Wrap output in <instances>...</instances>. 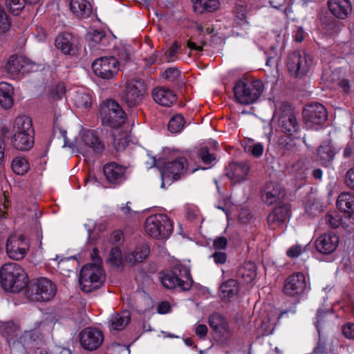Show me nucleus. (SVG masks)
<instances>
[{
    "instance_id": "obj_1",
    "label": "nucleus",
    "mask_w": 354,
    "mask_h": 354,
    "mask_svg": "<svg viewBox=\"0 0 354 354\" xmlns=\"http://www.w3.org/2000/svg\"><path fill=\"white\" fill-rule=\"evenodd\" d=\"M53 131L55 133L58 132L63 138L64 147L71 148L73 152H79L86 158L100 155L104 150V144L94 131L83 129L80 131L79 138L75 140V142L68 140L66 130L55 127Z\"/></svg>"
},
{
    "instance_id": "obj_2",
    "label": "nucleus",
    "mask_w": 354,
    "mask_h": 354,
    "mask_svg": "<svg viewBox=\"0 0 354 354\" xmlns=\"http://www.w3.org/2000/svg\"><path fill=\"white\" fill-rule=\"evenodd\" d=\"M1 285L10 292H19L28 284V275L17 263L5 264L0 270Z\"/></svg>"
},
{
    "instance_id": "obj_3",
    "label": "nucleus",
    "mask_w": 354,
    "mask_h": 354,
    "mask_svg": "<svg viewBox=\"0 0 354 354\" xmlns=\"http://www.w3.org/2000/svg\"><path fill=\"white\" fill-rule=\"evenodd\" d=\"M158 165L162 177L161 188L165 187V183L169 185L172 180H177L181 175H183L187 169V162L185 158L180 157L174 161L164 162L162 165L161 160L156 162L155 157L151 158V164L150 167Z\"/></svg>"
},
{
    "instance_id": "obj_4",
    "label": "nucleus",
    "mask_w": 354,
    "mask_h": 354,
    "mask_svg": "<svg viewBox=\"0 0 354 354\" xmlns=\"http://www.w3.org/2000/svg\"><path fill=\"white\" fill-rule=\"evenodd\" d=\"M263 84L261 80H239L234 86V96L236 101L242 104L254 103L261 95Z\"/></svg>"
},
{
    "instance_id": "obj_5",
    "label": "nucleus",
    "mask_w": 354,
    "mask_h": 354,
    "mask_svg": "<svg viewBox=\"0 0 354 354\" xmlns=\"http://www.w3.org/2000/svg\"><path fill=\"white\" fill-rule=\"evenodd\" d=\"M104 280V274L98 264L88 263L81 270L79 277L80 289L85 292H91L98 289Z\"/></svg>"
},
{
    "instance_id": "obj_6",
    "label": "nucleus",
    "mask_w": 354,
    "mask_h": 354,
    "mask_svg": "<svg viewBox=\"0 0 354 354\" xmlns=\"http://www.w3.org/2000/svg\"><path fill=\"white\" fill-rule=\"evenodd\" d=\"M145 231L151 237L166 239L173 231V223L165 214L151 215L145 221Z\"/></svg>"
},
{
    "instance_id": "obj_7",
    "label": "nucleus",
    "mask_w": 354,
    "mask_h": 354,
    "mask_svg": "<svg viewBox=\"0 0 354 354\" xmlns=\"http://www.w3.org/2000/svg\"><path fill=\"white\" fill-rule=\"evenodd\" d=\"M56 292V286L50 279L41 277L28 286L25 295L32 301H48L55 297Z\"/></svg>"
},
{
    "instance_id": "obj_8",
    "label": "nucleus",
    "mask_w": 354,
    "mask_h": 354,
    "mask_svg": "<svg viewBox=\"0 0 354 354\" xmlns=\"http://www.w3.org/2000/svg\"><path fill=\"white\" fill-rule=\"evenodd\" d=\"M160 281L167 289L179 288L182 290H187L192 284L189 271L183 266L174 267L170 272L163 274Z\"/></svg>"
},
{
    "instance_id": "obj_9",
    "label": "nucleus",
    "mask_w": 354,
    "mask_h": 354,
    "mask_svg": "<svg viewBox=\"0 0 354 354\" xmlns=\"http://www.w3.org/2000/svg\"><path fill=\"white\" fill-rule=\"evenodd\" d=\"M100 115L104 125L112 128L120 127L124 123L126 115L120 104L114 100H107L100 107Z\"/></svg>"
},
{
    "instance_id": "obj_10",
    "label": "nucleus",
    "mask_w": 354,
    "mask_h": 354,
    "mask_svg": "<svg viewBox=\"0 0 354 354\" xmlns=\"http://www.w3.org/2000/svg\"><path fill=\"white\" fill-rule=\"evenodd\" d=\"M312 64L311 57L304 50L292 52L288 55L286 61L288 72L295 77L306 75Z\"/></svg>"
},
{
    "instance_id": "obj_11",
    "label": "nucleus",
    "mask_w": 354,
    "mask_h": 354,
    "mask_svg": "<svg viewBox=\"0 0 354 354\" xmlns=\"http://www.w3.org/2000/svg\"><path fill=\"white\" fill-rule=\"evenodd\" d=\"M41 324H38L36 328L26 330L17 339L14 349L22 348L29 354H33L37 350L41 349L44 345L41 333L37 330Z\"/></svg>"
},
{
    "instance_id": "obj_12",
    "label": "nucleus",
    "mask_w": 354,
    "mask_h": 354,
    "mask_svg": "<svg viewBox=\"0 0 354 354\" xmlns=\"http://www.w3.org/2000/svg\"><path fill=\"white\" fill-rule=\"evenodd\" d=\"M274 117L277 118L279 127L283 133L290 136L297 133L298 123L288 104H281L279 108L276 109Z\"/></svg>"
},
{
    "instance_id": "obj_13",
    "label": "nucleus",
    "mask_w": 354,
    "mask_h": 354,
    "mask_svg": "<svg viewBox=\"0 0 354 354\" xmlns=\"http://www.w3.org/2000/svg\"><path fill=\"white\" fill-rule=\"evenodd\" d=\"M39 66L30 59L22 56H12L8 59L6 71L10 77L16 78L26 73L35 72Z\"/></svg>"
},
{
    "instance_id": "obj_14",
    "label": "nucleus",
    "mask_w": 354,
    "mask_h": 354,
    "mask_svg": "<svg viewBox=\"0 0 354 354\" xmlns=\"http://www.w3.org/2000/svg\"><path fill=\"white\" fill-rule=\"evenodd\" d=\"M146 92V85L141 80H133L127 84L122 96V101L129 107H135L142 101Z\"/></svg>"
},
{
    "instance_id": "obj_15",
    "label": "nucleus",
    "mask_w": 354,
    "mask_h": 354,
    "mask_svg": "<svg viewBox=\"0 0 354 354\" xmlns=\"http://www.w3.org/2000/svg\"><path fill=\"white\" fill-rule=\"evenodd\" d=\"M94 73L104 80L114 77L118 72V62L113 57H102L92 64Z\"/></svg>"
},
{
    "instance_id": "obj_16",
    "label": "nucleus",
    "mask_w": 354,
    "mask_h": 354,
    "mask_svg": "<svg viewBox=\"0 0 354 354\" xmlns=\"http://www.w3.org/2000/svg\"><path fill=\"white\" fill-rule=\"evenodd\" d=\"M6 249L10 259L21 260L29 250V243L23 235H12L7 240Z\"/></svg>"
},
{
    "instance_id": "obj_17",
    "label": "nucleus",
    "mask_w": 354,
    "mask_h": 354,
    "mask_svg": "<svg viewBox=\"0 0 354 354\" xmlns=\"http://www.w3.org/2000/svg\"><path fill=\"white\" fill-rule=\"evenodd\" d=\"M304 118L308 127L322 125L327 118L325 107L319 103L308 104L304 109Z\"/></svg>"
},
{
    "instance_id": "obj_18",
    "label": "nucleus",
    "mask_w": 354,
    "mask_h": 354,
    "mask_svg": "<svg viewBox=\"0 0 354 354\" xmlns=\"http://www.w3.org/2000/svg\"><path fill=\"white\" fill-rule=\"evenodd\" d=\"M80 343L82 346L88 351L97 349L103 342L102 333L95 328H86L80 333Z\"/></svg>"
},
{
    "instance_id": "obj_19",
    "label": "nucleus",
    "mask_w": 354,
    "mask_h": 354,
    "mask_svg": "<svg viewBox=\"0 0 354 354\" xmlns=\"http://www.w3.org/2000/svg\"><path fill=\"white\" fill-rule=\"evenodd\" d=\"M306 288L304 274L297 272L288 277L284 285V292L291 297L300 295Z\"/></svg>"
},
{
    "instance_id": "obj_20",
    "label": "nucleus",
    "mask_w": 354,
    "mask_h": 354,
    "mask_svg": "<svg viewBox=\"0 0 354 354\" xmlns=\"http://www.w3.org/2000/svg\"><path fill=\"white\" fill-rule=\"evenodd\" d=\"M77 46V39L69 32L62 33L55 39V46L65 55L74 54Z\"/></svg>"
},
{
    "instance_id": "obj_21",
    "label": "nucleus",
    "mask_w": 354,
    "mask_h": 354,
    "mask_svg": "<svg viewBox=\"0 0 354 354\" xmlns=\"http://www.w3.org/2000/svg\"><path fill=\"white\" fill-rule=\"evenodd\" d=\"M339 237L333 233L324 234L320 236L315 242L316 249L323 254H330L337 248Z\"/></svg>"
},
{
    "instance_id": "obj_22",
    "label": "nucleus",
    "mask_w": 354,
    "mask_h": 354,
    "mask_svg": "<svg viewBox=\"0 0 354 354\" xmlns=\"http://www.w3.org/2000/svg\"><path fill=\"white\" fill-rule=\"evenodd\" d=\"M290 216V206L288 205H279L268 214V222L271 227H275L286 223Z\"/></svg>"
},
{
    "instance_id": "obj_23",
    "label": "nucleus",
    "mask_w": 354,
    "mask_h": 354,
    "mask_svg": "<svg viewBox=\"0 0 354 354\" xmlns=\"http://www.w3.org/2000/svg\"><path fill=\"white\" fill-rule=\"evenodd\" d=\"M126 168L115 162H110L104 165V174L106 179L111 183L119 184L125 179Z\"/></svg>"
},
{
    "instance_id": "obj_24",
    "label": "nucleus",
    "mask_w": 354,
    "mask_h": 354,
    "mask_svg": "<svg viewBox=\"0 0 354 354\" xmlns=\"http://www.w3.org/2000/svg\"><path fill=\"white\" fill-rule=\"evenodd\" d=\"M284 195V189L279 183L270 182L266 185L261 198L264 203L272 205Z\"/></svg>"
},
{
    "instance_id": "obj_25",
    "label": "nucleus",
    "mask_w": 354,
    "mask_h": 354,
    "mask_svg": "<svg viewBox=\"0 0 354 354\" xmlns=\"http://www.w3.org/2000/svg\"><path fill=\"white\" fill-rule=\"evenodd\" d=\"M328 7L335 17L344 19L352 10L350 0H328Z\"/></svg>"
},
{
    "instance_id": "obj_26",
    "label": "nucleus",
    "mask_w": 354,
    "mask_h": 354,
    "mask_svg": "<svg viewBox=\"0 0 354 354\" xmlns=\"http://www.w3.org/2000/svg\"><path fill=\"white\" fill-rule=\"evenodd\" d=\"M69 8L75 17L80 19L89 17L93 12L89 0H70Z\"/></svg>"
},
{
    "instance_id": "obj_27",
    "label": "nucleus",
    "mask_w": 354,
    "mask_h": 354,
    "mask_svg": "<svg viewBox=\"0 0 354 354\" xmlns=\"http://www.w3.org/2000/svg\"><path fill=\"white\" fill-rule=\"evenodd\" d=\"M151 94L154 101L162 106H169L176 100V95L168 88H154Z\"/></svg>"
},
{
    "instance_id": "obj_28",
    "label": "nucleus",
    "mask_w": 354,
    "mask_h": 354,
    "mask_svg": "<svg viewBox=\"0 0 354 354\" xmlns=\"http://www.w3.org/2000/svg\"><path fill=\"white\" fill-rule=\"evenodd\" d=\"M131 315L128 311L113 314L108 320L111 331H120L123 330L130 322Z\"/></svg>"
},
{
    "instance_id": "obj_29",
    "label": "nucleus",
    "mask_w": 354,
    "mask_h": 354,
    "mask_svg": "<svg viewBox=\"0 0 354 354\" xmlns=\"http://www.w3.org/2000/svg\"><path fill=\"white\" fill-rule=\"evenodd\" d=\"M19 326L13 322H0V332L7 339L10 346L12 348H15Z\"/></svg>"
},
{
    "instance_id": "obj_30",
    "label": "nucleus",
    "mask_w": 354,
    "mask_h": 354,
    "mask_svg": "<svg viewBox=\"0 0 354 354\" xmlns=\"http://www.w3.org/2000/svg\"><path fill=\"white\" fill-rule=\"evenodd\" d=\"M14 88L7 82H0V106L8 109L13 105Z\"/></svg>"
},
{
    "instance_id": "obj_31",
    "label": "nucleus",
    "mask_w": 354,
    "mask_h": 354,
    "mask_svg": "<svg viewBox=\"0 0 354 354\" xmlns=\"http://www.w3.org/2000/svg\"><path fill=\"white\" fill-rule=\"evenodd\" d=\"M239 292V285L236 280L229 279L220 287V297L224 301H229Z\"/></svg>"
},
{
    "instance_id": "obj_32",
    "label": "nucleus",
    "mask_w": 354,
    "mask_h": 354,
    "mask_svg": "<svg viewBox=\"0 0 354 354\" xmlns=\"http://www.w3.org/2000/svg\"><path fill=\"white\" fill-rule=\"evenodd\" d=\"M33 142V133H14L12 143L18 150H28L32 146Z\"/></svg>"
},
{
    "instance_id": "obj_33",
    "label": "nucleus",
    "mask_w": 354,
    "mask_h": 354,
    "mask_svg": "<svg viewBox=\"0 0 354 354\" xmlns=\"http://www.w3.org/2000/svg\"><path fill=\"white\" fill-rule=\"evenodd\" d=\"M209 324L214 331L219 333L223 336L229 333L226 319L218 313H214L209 317Z\"/></svg>"
},
{
    "instance_id": "obj_34",
    "label": "nucleus",
    "mask_w": 354,
    "mask_h": 354,
    "mask_svg": "<svg viewBox=\"0 0 354 354\" xmlns=\"http://www.w3.org/2000/svg\"><path fill=\"white\" fill-rule=\"evenodd\" d=\"M248 171L249 167L245 163H232L230 165V171L227 175L234 182H239L245 178Z\"/></svg>"
},
{
    "instance_id": "obj_35",
    "label": "nucleus",
    "mask_w": 354,
    "mask_h": 354,
    "mask_svg": "<svg viewBox=\"0 0 354 354\" xmlns=\"http://www.w3.org/2000/svg\"><path fill=\"white\" fill-rule=\"evenodd\" d=\"M196 12H213L219 8L218 0H192Z\"/></svg>"
},
{
    "instance_id": "obj_36",
    "label": "nucleus",
    "mask_w": 354,
    "mask_h": 354,
    "mask_svg": "<svg viewBox=\"0 0 354 354\" xmlns=\"http://www.w3.org/2000/svg\"><path fill=\"white\" fill-rule=\"evenodd\" d=\"M13 131L15 133H33L30 118L26 115L17 117L14 122Z\"/></svg>"
},
{
    "instance_id": "obj_37",
    "label": "nucleus",
    "mask_w": 354,
    "mask_h": 354,
    "mask_svg": "<svg viewBox=\"0 0 354 354\" xmlns=\"http://www.w3.org/2000/svg\"><path fill=\"white\" fill-rule=\"evenodd\" d=\"M256 265L254 263L248 261L245 262L239 270V274L244 281L249 283H251L257 275Z\"/></svg>"
},
{
    "instance_id": "obj_38",
    "label": "nucleus",
    "mask_w": 354,
    "mask_h": 354,
    "mask_svg": "<svg viewBox=\"0 0 354 354\" xmlns=\"http://www.w3.org/2000/svg\"><path fill=\"white\" fill-rule=\"evenodd\" d=\"M149 249L147 245H140L137 247L127 257V261L135 264L137 262L142 261L149 254Z\"/></svg>"
},
{
    "instance_id": "obj_39",
    "label": "nucleus",
    "mask_w": 354,
    "mask_h": 354,
    "mask_svg": "<svg viewBox=\"0 0 354 354\" xmlns=\"http://www.w3.org/2000/svg\"><path fill=\"white\" fill-rule=\"evenodd\" d=\"M354 197L349 193L344 192L339 195L337 200V206L342 212H346L353 208Z\"/></svg>"
},
{
    "instance_id": "obj_40",
    "label": "nucleus",
    "mask_w": 354,
    "mask_h": 354,
    "mask_svg": "<svg viewBox=\"0 0 354 354\" xmlns=\"http://www.w3.org/2000/svg\"><path fill=\"white\" fill-rule=\"evenodd\" d=\"M160 77L165 80L172 83H179L183 80L181 72L176 67L167 68L160 74Z\"/></svg>"
},
{
    "instance_id": "obj_41",
    "label": "nucleus",
    "mask_w": 354,
    "mask_h": 354,
    "mask_svg": "<svg viewBox=\"0 0 354 354\" xmlns=\"http://www.w3.org/2000/svg\"><path fill=\"white\" fill-rule=\"evenodd\" d=\"M106 34L104 31L100 30H91L87 32L86 39L91 48L96 47L97 44L103 43L105 39Z\"/></svg>"
},
{
    "instance_id": "obj_42",
    "label": "nucleus",
    "mask_w": 354,
    "mask_h": 354,
    "mask_svg": "<svg viewBox=\"0 0 354 354\" xmlns=\"http://www.w3.org/2000/svg\"><path fill=\"white\" fill-rule=\"evenodd\" d=\"M113 145L117 151H122L128 145L129 138L127 132L115 131L113 133Z\"/></svg>"
},
{
    "instance_id": "obj_43",
    "label": "nucleus",
    "mask_w": 354,
    "mask_h": 354,
    "mask_svg": "<svg viewBox=\"0 0 354 354\" xmlns=\"http://www.w3.org/2000/svg\"><path fill=\"white\" fill-rule=\"evenodd\" d=\"M12 171L17 175H24L30 169L29 163L25 158L17 157L12 162Z\"/></svg>"
},
{
    "instance_id": "obj_44",
    "label": "nucleus",
    "mask_w": 354,
    "mask_h": 354,
    "mask_svg": "<svg viewBox=\"0 0 354 354\" xmlns=\"http://www.w3.org/2000/svg\"><path fill=\"white\" fill-rule=\"evenodd\" d=\"M73 100L75 105L79 108H88L91 104L90 95L84 91H79L73 96Z\"/></svg>"
},
{
    "instance_id": "obj_45",
    "label": "nucleus",
    "mask_w": 354,
    "mask_h": 354,
    "mask_svg": "<svg viewBox=\"0 0 354 354\" xmlns=\"http://www.w3.org/2000/svg\"><path fill=\"white\" fill-rule=\"evenodd\" d=\"M185 125V119L180 114H176L169 121L168 129L173 133H176L183 129Z\"/></svg>"
},
{
    "instance_id": "obj_46",
    "label": "nucleus",
    "mask_w": 354,
    "mask_h": 354,
    "mask_svg": "<svg viewBox=\"0 0 354 354\" xmlns=\"http://www.w3.org/2000/svg\"><path fill=\"white\" fill-rule=\"evenodd\" d=\"M335 151L330 145L321 146L318 150V156L322 164H327L333 160Z\"/></svg>"
},
{
    "instance_id": "obj_47",
    "label": "nucleus",
    "mask_w": 354,
    "mask_h": 354,
    "mask_svg": "<svg viewBox=\"0 0 354 354\" xmlns=\"http://www.w3.org/2000/svg\"><path fill=\"white\" fill-rule=\"evenodd\" d=\"M283 48L271 47L268 52L266 65L269 66H277L281 60V50Z\"/></svg>"
},
{
    "instance_id": "obj_48",
    "label": "nucleus",
    "mask_w": 354,
    "mask_h": 354,
    "mask_svg": "<svg viewBox=\"0 0 354 354\" xmlns=\"http://www.w3.org/2000/svg\"><path fill=\"white\" fill-rule=\"evenodd\" d=\"M24 0H6V5L10 11L15 15H18L20 11L24 8Z\"/></svg>"
},
{
    "instance_id": "obj_49",
    "label": "nucleus",
    "mask_w": 354,
    "mask_h": 354,
    "mask_svg": "<svg viewBox=\"0 0 354 354\" xmlns=\"http://www.w3.org/2000/svg\"><path fill=\"white\" fill-rule=\"evenodd\" d=\"M108 261L111 264L119 266L122 263V253L118 247H113L109 252Z\"/></svg>"
},
{
    "instance_id": "obj_50",
    "label": "nucleus",
    "mask_w": 354,
    "mask_h": 354,
    "mask_svg": "<svg viewBox=\"0 0 354 354\" xmlns=\"http://www.w3.org/2000/svg\"><path fill=\"white\" fill-rule=\"evenodd\" d=\"M325 223L332 228H337L341 224L340 217L335 212H328L325 216Z\"/></svg>"
},
{
    "instance_id": "obj_51",
    "label": "nucleus",
    "mask_w": 354,
    "mask_h": 354,
    "mask_svg": "<svg viewBox=\"0 0 354 354\" xmlns=\"http://www.w3.org/2000/svg\"><path fill=\"white\" fill-rule=\"evenodd\" d=\"M308 245H294L287 250V255L290 258L298 257L306 251Z\"/></svg>"
},
{
    "instance_id": "obj_52",
    "label": "nucleus",
    "mask_w": 354,
    "mask_h": 354,
    "mask_svg": "<svg viewBox=\"0 0 354 354\" xmlns=\"http://www.w3.org/2000/svg\"><path fill=\"white\" fill-rule=\"evenodd\" d=\"M198 154L205 164H210L216 159L214 154L210 153L209 149L206 147H202L200 149Z\"/></svg>"
},
{
    "instance_id": "obj_53",
    "label": "nucleus",
    "mask_w": 354,
    "mask_h": 354,
    "mask_svg": "<svg viewBox=\"0 0 354 354\" xmlns=\"http://www.w3.org/2000/svg\"><path fill=\"white\" fill-rule=\"evenodd\" d=\"M10 26L8 16L4 10L0 6V32H5Z\"/></svg>"
},
{
    "instance_id": "obj_54",
    "label": "nucleus",
    "mask_w": 354,
    "mask_h": 354,
    "mask_svg": "<svg viewBox=\"0 0 354 354\" xmlns=\"http://www.w3.org/2000/svg\"><path fill=\"white\" fill-rule=\"evenodd\" d=\"M179 48L180 45L176 42L169 48L165 53V56L168 62H174L177 59V53Z\"/></svg>"
},
{
    "instance_id": "obj_55",
    "label": "nucleus",
    "mask_w": 354,
    "mask_h": 354,
    "mask_svg": "<svg viewBox=\"0 0 354 354\" xmlns=\"http://www.w3.org/2000/svg\"><path fill=\"white\" fill-rule=\"evenodd\" d=\"M292 167L295 172L299 174H303L307 168L306 160L303 158L298 160L295 163L292 165Z\"/></svg>"
},
{
    "instance_id": "obj_56",
    "label": "nucleus",
    "mask_w": 354,
    "mask_h": 354,
    "mask_svg": "<svg viewBox=\"0 0 354 354\" xmlns=\"http://www.w3.org/2000/svg\"><path fill=\"white\" fill-rule=\"evenodd\" d=\"M263 145L260 142L255 143L248 147V151L254 157H260L263 154Z\"/></svg>"
},
{
    "instance_id": "obj_57",
    "label": "nucleus",
    "mask_w": 354,
    "mask_h": 354,
    "mask_svg": "<svg viewBox=\"0 0 354 354\" xmlns=\"http://www.w3.org/2000/svg\"><path fill=\"white\" fill-rule=\"evenodd\" d=\"M342 333L345 337L354 339V323H348L342 327Z\"/></svg>"
},
{
    "instance_id": "obj_58",
    "label": "nucleus",
    "mask_w": 354,
    "mask_h": 354,
    "mask_svg": "<svg viewBox=\"0 0 354 354\" xmlns=\"http://www.w3.org/2000/svg\"><path fill=\"white\" fill-rule=\"evenodd\" d=\"M213 259L214 262L217 264H224L227 261V255L224 252H215L210 257Z\"/></svg>"
},
{
    "instance_id": "obj_59",
    "label": "nucleus",
    "mask_w": 354,
    "mask_h": 354,
    "mask_svg": "<svg viewBox=\"0 0 354 354\" xmlns=\"http://www.w3.org/2000/svg\"><path fill=\"white\" fill-rule=\"evenodd\" d=\"M227 245V240L224 236H218L216 238L213 243V247L215 249L223 250Z\"/></svg>"
},
{
    "instance_id": "obj_60",
    "label": "nucleus",
    "mask_w": 354,
    "mask_h": 354,
    "mask_svg": "<svg viewBox=\"0 0 354 354\" xmlns=\"http://www.w3.org/2000/svg\"><path fill=\"white\" fill-rule=\"evenodd\" d=\"M345 182L347 186L354 189V167L346 172Z\"/></svg>"
},
{
    "instance_id": "obj_61",
    "label": "nucleus",
    "mask_w": 354,
    "mask_h": 354,
    "mask_svg": "<svg viewBox=\"0 0 354 354\" xmlns=\"http://www.w3.org/2000/svg\"><path fill=\"white\" fill-rule=\"evenodd\" d=\"M131 202H127L125 205H123L120 207V210L122 212V214L127 218H131L136 214V212L131 209Z\"/></svg>"
},
{
    "instance_id": "obj_62",
    "label": "nucleus",
    "mask_w": 354,
    "mask_h": 354,
    "mask_svg": "<svg viewBox=\"0 0 354 354\" xmlns=\"http://www.w3.org/2000/svg\"><path fill=\"white\" fill-rule=\"evenodd\" d=\"M195 333L196 335L203 338L207 335V327L205 324H198L195 327Z\"/></svg>"
},
{
    "instance_id": "obj_63",
    "label": "nucleus",
    "mask_w": 354,
    "mask_h": 354,
    "mask_svg": "<svg viewBox=\"0 0 354 354\" xmlns=\"http://www.w3.org/2000/svg\"><path fill=\"white\" fill-rule=\"evenodd\" d=\"M329 311V310H324L321 308L318 309L317 310V317H316V322H315V326H316V328L318 330V332L319 333V323L321 322V320L324 317L325 315Z\"/></svg>"
},
{
    "instance_id": "obj_64",
    "label": "nucleus",
    "mask_w": 354,
    "mask_h": 354,
    "mask_svg": "<svg viewBox=\"0 0 354 354\" xmlns=\"http://www.w3.org/2000/svg\"><path fill=\"white\" fill-rule=\"evenodd\" d=\"M354 149V140H351L344 150V156L348 158Z\"/></svg>"
}]
</instances>
